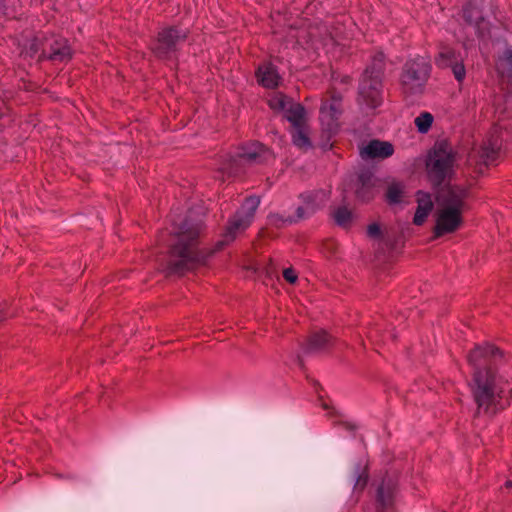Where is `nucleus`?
Masks as SVG:
<instances>
[{
  "label": "nucleus",
  "mask_w": 512,
  "mask_h": 512,
  "mask_svg": "<svg viewBox=\"0 0 512 512\" xmlns=\"http://www.w3.org/2000/svg\"><path fill=\"white\" fill-rule=\"evenodd\" d=\"M292 140L295 146L300 149H308L311 147L309 139V128L307 124L293 126L291 130Z\"/></svg>",
  "instance_id": "obj_21"
},
{
  "label": "nucleus",
  "mask_w": 512,
  "mask_h": 512,
  "mask_svg": "<svg viewBox=\"0 0 512 512\" xmlns=\"http://www.w3.org/2000/svg\"><path fill=\"white\" fill-rule=\"evenodd\" d=\"M452 66V71L455 78L460 82L465 78V68L462 64L455 62Z\"/></svg>",
  "instance_id": "obj_28"
},
{
  "label": "nucleus",
  "mask_w": 512,
  "mask_h": 512,
  "mask_svg": "<svg viewBox=\"0 0 512 512\" xmlns=\"http://www.w3.org/2000/svg\"><path fill=\"white\" fill-rule=\"evenodd\" d=\"M394 152L391 143L379 140H372L361 148L360 155L363 159L388 158Z\"/></svg>",
  "instance_id": "obj_13"
},
{
  "label": "nucleus",
  "mask_w": 512,
  "mask_h": 512,
  "mask_svg": "<svg viewBox=\"0 0 512 512\" xmlns=\"http://www.w3.org/2000/svg\"><path fill=\"white\" fill-rule=\"evenodd\" d=\"M47 44L50 47L47 57L53 62H66L71 59L72 50L65 38H53Z\"/></svg>",
  "instance_id": "obj_15"
},
{
  "label": "nucleus",
  "mask_w": 512,
  "mask_h": 512,
  "mask_svg": "<svg viewBox=\"0 0 512 512\" xmlns=\"http://www.w3.org/2000/svg\"><path fill=\"white\" fill-rule=\"evenodd\" d=\"M292 99L286 97L282 93H274L268 100L271 109L277 112H283L287 109Z\"/></svg>",
  "instance_id": "obj_22"
},
{
  "label": "nucleus",
  "mask_w": 512,
  "mask_h": 512,
  "mask_svg": "<svg viewBox=\"0 0 512 512\" xmlns=\"http://www.w3.org/2000/svg\"><path fill=\"white\" fill-rule=\"evenodd\" d=\"M331 343V336L327 332L321 330L311 334L305 349L308 353H318L328 349Z\"/></svg>",
  "instance_id": "obj_17"
},
{
  "label": "nucleus",
  "mask_w": 512,
  "mask_h": 512,
  "mask_svg": "<svg viewBox=\"0 0 512 512\" xmlns=\"http://www.w3.org/2000/svg\"><path fill=\"white\" fill-rule=\"evenodd\" d=\"M3 7H4V5L2 3V0H0V12L2 11Z\"/></svg>",
  "instance_id": "obj_38"
},
{
  "label": "nucleus",
  "mask_w": 512,
  "mask_h": 512,
  "mask_svg": "<svg viewBox=\"0 0 512 512\" xmlns=\"http://www.w3.org/2000/svg\"><path fill=\"white\" fill-rule=\"evenodd\" d=\"M434 117L429 112L420 113L414 120L415 126L420 133H427L432 126Z\"/></svg>",
  "instance_id": "obj_23"
},
{
  "label": "nucleus",
  "mask_w": 512,
  "mask_h": 512,
  "mask_svg": "<svg viewBox=\"0 0 512 512\" xmlns=\"http://www.w3.org/2000/svg\"><path fill=\"white\" fill-rule=\"evenodd\" d=\"M456 152L446 141L437 142L429 152L426 160V170L429 179L440 185L450 179L455 171Z\"/></svg>",
  "instance_id": "obj_4"
},
{
  "label": "nucleus",
  "mask_w": 512,
  "mask_h": 512,
  "mask_svg": "<svg viewBox=\"0 0 512 512\" xmlns=\"http://www.w3.org/2000/svg\"><path fill=\"white\" fill-rule=\"evenodd\" d=\"M260 204L258 197H249L242 204L240 210L229 221L223 239L218 242L217 249L232 242L239 233L247 229L254 219L255 212Z\"/></svg>",
  "instance_id": "obj_6"
},
{
  "label": "nucleus",
  "mask_w": 512,
  "mask_h": 512,
  "mask_svg": "<svg viewBox=\"0 0 512 512\" xmlns=\"http://www.w3.org/2000/svg\"><path fill=\"white\" fill-rule=\"evenodd\" d=\"M31 55L35 54L38 52V44H37V41L34 40L32 43H31Z\"/></svg>",
  "instance_id": "obj_34"
},
{
  "label": "nucleus",
  "mask_w": 512,
  "mask_h": 512,
  "mask_svg": "<svg viewBox=\"0 0 512 512\" xmlns=\"http://www.w3.org/2000/svg\"><path fill=\"white\" fill-rule=\"evenodd\" d=\"M286 119L291 123V126H298L306 123V113L304 107L292 101L287 109L284 111Z\"/></svg>",
  "instance_id": "obj_20"
},
{
  "label": "nucleus",
  "mask_w": 512,
  "mask_h": 512,
  "mask_svg": "<svg viewBox=\"0 0 512 512\" xmlns=\"http://www.w3.org/2000/svg\"><path fill=\"white\" fill-rule=\"evenodd\" d=\"M367 233L370 237H378L380 235V227L373 223L368 226Z\"/></svg>",
  "instance_id": "obj_32"
},
{
  "label": "nucleus",
  "mask_w": 512,
  "mask_h": 512,
  "mask_svg": "<svg viewBox=\"0 0 512 512\" xmlns=\"http://www.w3.org/2000/svg\"><path fill=\"white\" fill-rule=\"evenodd\" d=\"M501 356L498 348L492 345L477 346L468 355L467 360L473 368L471 389L479 410L496 413L510 404L512 389L505 387L487 368L492 358Z\"/></svg>",
  "instance_id": "obj_1"
},
{
  "label": "nucleus",
  "mask_w": 512,
  "mask_h": 512,
  "mask_svg": "<svg viewBox=\"0 0 512 512\" xmlns=\"http://www.w3.org/2000/svg\"><path fill=\"white\" fill-rule=\"evenodd\" d=\"M403 196V186L399 183H392L388 186L386 197L390 204L400 203Z\"/></svg>",
  "instance_id": "obj_26"
},
{
  "label": "nucleus",
  "mask_w": 512,
  "mask_h": 512,
  "mask_svg": "<svg viewBox=\"0 0 512 512\" xmlns=\"http://www.w3.org/2000/svg\"><path fill=\"white\" fill-rule=\"evenodd\" d=\"M368 74L369 70H365L359 86V100L368 107L376 108L382 102L381 67L375 74Z\"/></svg>",
  "instance_id": "obj_7"
},
{
  "label": "nucleus",
  "mask_w": 512,
  "mask_h": 512,
  "mask_svg": "<svg viewBox=\"0 0 512 512\" xmlns=\"http://www.w3.org/2000/svg\"><path fill=\"white\" fill-rule=\"evenodd\" d=\"M187 37L186 31L178 28H166L158 34L157 43L154 52L160 58L168 57L175 51L178 45L185 41Z\"/></svg>",
  "instance_id": "obj_8"
},
{
  "label": "nucleus",
  "mask_w": 512,
  "mask_h": 512,
  "mask_svg": "<svg viewBox=\"0 0 512 512\" xmlns=\"http://www.w3.org/2000/svg\"><path fill=\"white\" fill-rule=\"evenodd\" d=\"M271 153L259 142H253L244 146L241 152L238 154V161L245 163H262L268 160ZM237 160L233 159L232 163L228 167L222 168L229 175L236 174L237 169L234 167V163Z\"/></svg>",
  "instance_id": "obj_9"
},
{
  "label": "nucleus",
  "mask_w": 512,
  "mask_h": 512,
  "mask_svg": "<svg viewBox=\"0 0 512 512\" xmlns=\"http://www.w3.org/2000/svg\"><path fill=\"white\" fill-rule=\"evenodd\" d=\"M340 112L341 98L339 96L332 95L323 100L320 107V121L327 131H336L338 127L337 119Z\"/></svg>",
  "instance_id": "obj_10"
},
{
  "label": "nucleus",
  "mask_w": 512,
  "mask_h": 512,
  "mask_svg": "<svg viewBox=\"0 0 512 512\" xmlns=\"http://www.w3.org/2000/svg\"><path fill=\"white\" fill-rule=\"evenodd\" d=\"M358 196L362 198L363 200H369L371 196H365V194L362 192V190L358 191Z\"/></svg>",
  "instance_id": "obj_35"
},
{
  "label": "nucleus",
  "mask_w": 512,
  "mask_h": 512,
  "mask_svg": "<svg viewBox=\"0 0 512 512\" xmlns=\"http://www.w3.org/2000/svg\"><path fill=\"white\" fill-rule=\"evenodd\" d=\"M500 147L501 143L499 142L498 138L491 136V138L485 141L483 145L479 147V149H474L472 151V153L469 155V159H475L476 162L488 164L496 159Z\"/></svg>",
  "instance_id": "obj_12"
},
{
  "label": "nucleus",
  "mask_w": 512,
  "mask_h": 512,
  "mask_svg": "<svg viewBox=\"0 0 512 512\" xmlns=\"http://www.w3.org/2000/svg\"><path fill=\"white\" fill-rule=\"evenodd\" d=\"M505 486H506L507 488H511V487H512V481H511V480L507 481V482H506V484H505Z\"/></svg>",
  "instance_id": "obj_36"
},
{
  "label": "nucleus",
  "mask_w": 512,
  "mask_h": 512,
  "mask_svg": "<svg viewBox=\"0 0 512 512\" xmlns=\"http://www.w3.org/2000/svg\"><path fill=\"white\" fill-rule=\"evenodd\" d=\"M455 62H457L456 54L454 50L448 47L443 48L436 58V64L439 67H448L453 65Z\"/></svg>",
  "instance_id": "obj_24"
},
{
  "label": "nucleus",
  "mask_w": 512,
  "mask_h": 512,
  "mask_svg": "<svg viewBox=\"0 0 512 512\" xmlns=\"http://www.w3.org/2000/svg\"><path fill=\"white\" fill-rule=\"evenodd\" d=\"M257 77L258 81L266 88H275L280 81V76L271 64L259 67Z\"/></svg>",
  "instance_id": "obj_18"
},
{
  "label": "nucleus",
  "mask_w": 512,
  "mask_h": 512,
  "mask_svg": "<svg viewBox=\"0 0 512 512\" xmlns=\"http://www.w3.org/2000/svg\"><path fill=\"white\" fill-rule=\"evenodd\" d=\"M303 204L297 208V218L303 219L313 214L326 203L328 193L324 190L306 192L301 195Z\"/></svg>",
  "instance_id": "obj_11"
},
{
  "label": "nucleus",
  "mask_w": 512,
  "mask_h": 512,
  "mask_svg": "<svg viewBox=\"0 0 512 512\" xmlns=\"http://www.w3.org/2000/svg\"><path fill=\"white\" fill-rule=\"evenodd\" d=\"M379 66L381 67V72L383 71V66H384V55L383 53H377L374 58H373V62H372V65L369 66L366 70H369V74H372V72H376L377 69L379 68Z\"/></svg>",
  "instance_id": "obj_27"
},
{
  "label": "nucleus",
  "mask_w": 512,
  "mask_h": 512,
  "mask_svg": "<svg viewBox=\"0 0 512 512\" xmlns=\"http://www.w3.org/2000/svg\"><path fill=\"white\" fill-rule=\"evenodd\" d=\"M294 220L291 217L283 218L278 214H273L270 216V222L276 226H281L286 223L291 224Z\"/></svg>",
  "instance_id": "obj_29"
},
{
  "label": "nucleus",
  "mask_w": 512,
  "mask_h": 512,
  "mask_svg": "<svg viewBox=\"0 0 512 512\" xmlns=\"http://www.w3.org/2000/svg\"><path fill=\"white\" fill-rule=\"evenodd\" d=\"M433 209V201L429 193H417V209L413 218L415 225H422Z\"/></svg>",
  "instance_id": "obj_16"
},
{
  "label": "nucleus",
  "mask_w": 512,
  "mask_h": 512,
  "mask_svg": "<svg viewBox=\"0 0 512 512\" xmlns=\"http://www.w3.org/2000/svg\"><path fill=\"white\" fill-rule=\"evenodd\" d=\"M366 483H367V475L365 473H363L358 476L356 483H355V487L363 489L364 486L366 485Z\"/></svg>",
  "instance_id": "obj_33"
},
{
  "label": "nucleus",
  "mask_w": 512,
  "mask_h": 512,
  "mask_svg": "<svg viewBox=\"0 0 512 512\" xmlns=\"http://www.w3.org/2000/svg\"><path fill=\"white\" fill-rule=\"evenodd\" d=\"M3 319H4L3 309L0 307V321H2Z\"/></svg>",
  "instance_id": "obj_37"
},
{
  "label": "nucleus",
  "mask_w": 512,
  "mask_h": 512,
  "mask_svg": "<svg viewBox=\"0 0 512 512\" xmlns=\"http://www.w3.org/2000/svg\"><path fill=\"white\" fill-rule=\"evenodd\" d=\"M430 66L428 62L418 57L407 61L401 74V87L406 95H417L422 93L429 77Z\"/></svg>",
  "instance_id": "obj_5"
},
{
  "label": "nucleus",
  "mask_w": 512,
  "mask_h": 512,
  "mask_svg": "<svg viewBox=\"0 0 512 512\" xmlns=\"http://www.w3.org/2000/svg\"><path fill=\"white\" fill-rule=\"evenodd\" d=\"M201 231L200 223L185 222L175 228L176 243L172 246L168 260L169 273L182 274L205 262L206 256L197 248V238Z\"/></svg>",
  "instance_id": "obj_2"
},
{
  "label": "nucleus",
  "mask_w": 512,
  "mask_h": 512,
  "mask_svg": "<svg viewBox=\"0 0 512 512\" xmlns=\"http://www.w3.org/2000/svg\"><path fill=\"white\" fill-rule=\"evenodd\" d=\"M468 190L460 186H450L438 197L434 214V237H441L457 231L463 224Z\"/></svg>",
  "instance_id": "obj_3"
},
{
  "label": "nucleus",
  "mask_w": 512,
  "mask_h": 512,
  "mask_svg": "<svg viewBox=\"0 0 512 512\" xmlns=\"http://www.w3.org/2000/svg\"><path fill=\"white\" fill-rule=\"evenodd\" d=\"M395 495V483L385 480L377 490L376 509L377 512H386L393 507Z\"/></svg>",
  "instance_id": "obj_14"
},
{
  "label": "nucleus",
  "mask_w": 512,
  "mask_h": 512,
  "mask_svg": "<svg viewBox=\"0 0 512 512\" xmlns=\"http://www.w3.org/2000/svg\"><path fill=\"white\" fill-rule=\"evenodd\" d=\"M474 12L477 14V18H479L480 14L476 9L472 8L471 6L465 7L463 14H464V17L467 20V22H469V23L473 22L472 13H474Z\"/></svg>",
  "instance_id": "obj_31"
},
{
  "label": "nucleus",
  "mask_w": 512,
  "mask_h": 512,
  "mask_svg": "<svg viewBox=\"0 0 512 512\" xmlns=\"http://www.w3.org/2000/svg\"><path fill=\"white\" fill-rule=\"evenodd\" d=\"M283 277L287 282H289L291 284L295 283L297 280V274H296L295 270H293L292 268L285 269L283 271Z\"/></svg>",
  "instance_id": "obj_30"
},
{
  "label": "nucleus",
  "mask_w": 512,
  "mask_h": 512,
  "mask_svg": "<svg viewBox=\"0 0 512 512\" xmlns=\"http://www.w3.org/2000/svg\"><path fill=\"white\" fill-rule=\"evenodd\" d=\"M333 217L335 222L343 227H347L352 221V212L347 207H338L334 213Z\"/></svg>",
  "instance_id": "obj_25"
},
{
  "label": "nucleus",
  "mask_w": 512,
  "mask_h": 512,
  "mask_svg": "<svg viewBox=\"0 0 512 512\" xmlns=\"http://www.w3.org/2000/svg\"><path fill=\"white\" fill-rule=\"evenodd\" d=\"M498 74L512 83V48H507L496 62Z\"/></svg>",
  "instance_id": "obj_19"
}]
</instances>
